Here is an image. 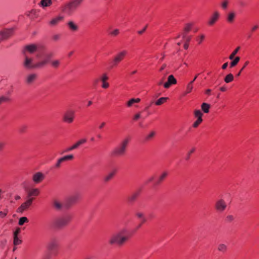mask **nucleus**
<instances>
[{"instance_id":"f257e3e1","label":"nucleus","mask_w":259,"mask_h":259,"mask_svg":"<svg viewBox=\"0 0 259 259\" xmlns=\"http://www.w3.org/2000/svg\"><path fill=\"white\" fill-rule=\"evenodd\" d=\"M132 236L129 230L123 228L112 234L108 240V244L111 246L122 247L128 242Z\"/></svg>"},{"instance_id":"f03ea898","label":"nucleus","mask_w":259,"mask_h":259,"mask_svg":"<svg viewBox=\"0 0 259 259\" xmlns=\"http://www.w3.org/2000/svg\"><path fill=\"white\" fill-rule=\"evenodd\" d=\"M59 243L56 238H52L48 242L47 245V253L42 259H50L52 256H56L59 253Z\"/></svg>"},{"instance_id":"7ed1b4c3","label":"nucleus","mask_w":259,"mask_h":259,"mask_svg":"<svg viewBox=\"0 0 259 259\" xmlns=\"http://www.w3.org/2000/svg\"><path fill=\"white\" fill-rule=\"evenodd\" d=\"M131 138L128 136L122 140L120 144L115 147L111 152L110 155L113 157H118L124 156L126 152Z\"/></svg>"},{"instance_id":"20e7f679","label":"nucleus","mask_w":259,"mask_h":259,"mask_svg":"<svg viewBox=\"0 0 259 259\" xmlns=\"http://www.w3.org/2000/svg\"><path fill=\"white\" fill-rule=\"evenodd\" d=\"M71 215H65L53 220L51 223V227L54 229H61L67 226L72 220Z\"/></svg>"},{"instance_id":"39448f33","label":"nucleus","mask_w":259,"mask_h":259,"mask_svg":"<svg viewBox=\"0 0 259 259\" xmlns=\"http://www.w3.org/2000/svg\"><path fill=\"white\" fill-rule=\"evenodd\" d=\"M83 1L71 0L63 6L62 11L65 13L70 15L80 6Z\"/></svg>"},{"instance_id":"423d86ee","label":"nucleus","mask_w":259,"mask_h":259,"mask_svg":"<svg viewBox=\"0 0 259 259\" xmlns=\"http://www.w3.org/2000/svg\"><path fill=\"white\" fill-rule=\"evenodd\" d=\"M25 61L24 66L28 69H38L44 67V65L47 63L45 61H40L35 64L32 63V59L29 58L27 55H24Z\"/></svg>"},{"instance_id":"0eeeda50","label":"nucleus","mask_w":259,"mask_h":259,"mask_svg":"<svg viewBox=\"0 0 259 259\" xmlns=\"http://www.w3.org/2000/svg\"><path fill=\"white\" fill-rule=\"evenodd\" d=\"M75 118V112L72 110H66L62 115V121L68 123H72Z\"/></svg>"},{"instance_id":"6e6552de","label":"nucleus","mask_w":259,"mask_h":259,"mask_svg":"<svg viewBox=\"0 0 259 259\" xmlns=\"http://www.w3.org/2000/svg\"><path fill=\"white\" fill-rule=\"evenodd\" d=\"M79 199L78 194H74L68 197L64 203V206L65 208H69L72 205L75 204Z\"/></svg>"},{"instance_id":"1a4fd4ad","label":"nucleus","mask_w":259,"mask_h":259,"mask_svg":"<svg viewBox=\"0 0 259 259\" xmlns=\"http://www.w3.org/2000/svg\"><path fill=\"white\" fill-rule=\"evenodd\" d=\"M14 34V29H6L3 31H0V42L2 41L5 40L10 37H11Z\"/></svg>"},{"instance_id":"9d476101","label":"nucleus","mask_w":259,"mask_h":259,"mask_svg":"<svg viewBox=\"0 0 259 259\" xmlns=\"http://www.w3.org/2000/svg\"><path fill=\"white\" fill-rule=\"evenodd\" d=\"M34 199L35 198H28L25 202L23 203L20 206L17 208V212L18 213H23L32 205Z\"/></svg>"},{"instance_id":"9b49d317","label":"nucleus","mask_w":259,"mask_h":259,"mask_svg":"<svg viewBox=\"0 0 259 259\" xmlns=\"http://www.w3.org/2000/svg\"><path fill=\"white\" fill-rule=\"evenodd\" d=\"M227 208V203L222 199L218 200L214 204V208L218 212H223Z\"/></svg>"},{"instance_id":"f8f14e48","label":"nucleus","mask_w":259,"mask_h":259,"mask_svg":"<svg viewBox=\"0 0 259 259\" xmlns=\"http://www.w3.org/2000/svg\"><path fill=\"white\" fill-rule=\"evenodd\" d=\"M74 156L73 155H65L63 157H62L58 159L56 163L54 165V168L56 169H59L61 165V164L63 162L68 161H71L73 159Z\"/></svg>"},{"instance_id":"ddd939ff","label":"nucleus","mask_w":259,"mask_h":259,"mask_svg":"<svg viewBox=\"0 0 259 259\" xmlns=\"http://www.w3.org/2000/svg\"><path fill=\"white\" fill-rule=\"evenodd\" d=\"M194 116L197 118V120L193 123V127L197 128L203 121V113L200 110H195L194 111Z\"/></svg>"},{"instance_id":"4468645a","label":"nucleus","mask_w":259,"mask_h":259,"mask_svg":"<svg viewBox=\"0 0 259 259\" xmlns=\"http://www.w3.org/2000/svg\"><path fill=\"white\" fill-rule=\"evenodd\" d=\"M127 51L126 50H122L118 52L113 58L118 64L120 63L126 57L127 55Z\"/></svg>"},{"instance_id":"2eb2a0df","label":"nucleus","mask_w":259,"mask_h":259,"mask_svg":"<svg viewBox=\"0 0 259 259\" xmlns=\"http://www.w3.org/2000/svg\"><path fill=\"white\" fill-rule=\"evenodd\" d=\"M169 175L168 171L166 170L163 171L157 177L154 182L155 186L160 185L167 178Z\"/></svg>"},{"instance_id":"dca6fc26","label":"nucleus","mask_w":259,"mask_h":259,"mask_svg":"<svg viewBox=\"0 0 259 259\" xmlns=\"http://www.w3.org/2000/svg\"><path fill=\"white\" fill-rule=\"evenodd\" d=\"M37 78V74L35 73H30L26 76L25 81L27 85H31L36 81Z\"/></svg>"},{"instance_id":"f3484780","label":"nucleus","mask_w":259,"mask_h":259,"mask_svg":"<svg viewBox=\"0 0 259 259\" xmlns=\"http://www.w3.org/2000/svg\"><path fill=\"white\" fill-rule=\"evenodd\" d=\"M220 18V13L218 11H214L213 14L210 16L208 22L207 24L209 26H213L219 20Z\"/></svg>"},{"instance_id":"a211bd4d","label":"nucleus","mask_w":259,"mask_h":259,"mask_svg":"<svg viewBox=\"0 0 259 259\" xmlns=\"http://www.w3.org/2000/svg\"><path fill=\"white\" fill-rule=\"evenodd\" d=\"M37 47L35 44H31L26 46L23 50V54L24 55H27L26 52H28L30 54H33L36 51Z\"/></svg>"},{"instance_id":"6ab92c4d","label":"nucleus","mask_w":259,"mask_h":259,"mask_svg":"<svg viewBox=\"0 0 259 259\" xmlns=\"http://www.w3.org/2000/svg\"><path fill=\"white\" fill-rule=\"evenodd\" d=\"M177 83V79L173 75H170L168 76L167 81L163 84V87L165 89H168L171 85L176 84Z\"/></svg>"},{"instance_id":"aec40b11","label":"nucleus","mask_w":259,"mask_h":259,"mask_svg":"<svg viewBox=\"0 0 259 259\" xmlns=\"http://www.w3.org/2000/svg\"><path fill=\"white\" fill-rule=\"evenodd\" d=\"M109 78V76L106 73H104L101 75L100 76V81L102 82V88L106 89L109 87V83L107 82Z\"/></svg>"},{"instance_id":"412c9836","label":"nucleus","mask_w":259,"mask_h":259,"mask_svg":"<svg viewBox=\"0 0 259 259\" xmlns=\"http://www.w3.org/2000/svg\"><path fill=\"white\" fill-rule=\"evenodd\" d=\"M44 179L45 176L41 172H36L32 177L33 181L36 184L40 183L44 180Z\"/></svg>"},{"instance_id":"4be33fe9","label":"nucleus","mask_w":259,"mask_h":259,"mask_svg":"<svg viewBox=\"0 0 259 259\" xmlns=\"http://www.w3.org/2000/svg\"><path fill=\"white\" fill-rule=\"evenodd\" d=\"M140 190H137L133 193L127 197V201L130 203H134L140 195Z\"/></svg>"},{"instance_id":"5701e85b","label":"nucleus","mask_w":259,"mask_h":259,"mask_svg":"<svg viewBox=\"0 0 259 259\" xmlns=\"http://www.w3.org/2000/svg\"><path fill=\"white\" fill-rule=\"evenodd\" d=\"M40 191L38 188H33L29 190L27 192V198H34L39 195Z\"/></svg>"},{"instance_id":"b1692460","label":"nucleus","mask_w":259,"mask_h":259,"mask_svg":"<svg viewBox=\"0 0 259 259\" xmlns=\"http://www.w3.org/2000/svg\"><path fill=\"white\" fill-rule=\"evenodd\" d=\"M156 135V133L155 131H151L148 134L146 135L144 139L143 142L144 143H146L149 141H151L153 140Z\"/></svg>"},{"instance_id":"393cba45","label":"nucleus","mask_w":259,"mask_h":259,"mask_svg":"<svg viewBox=\"0 0 259 259\" xmlns=\"http://www.w3.org/2000/svg\"><path fill=\"white\" fill-rule=\"evenodd\" d=\"M52 206L55 209L57 210H60L63 207H64V204H62L60 201L56 199H55L53 201Z\"/></svg>"},{"instance_id":"a878e982","label":"nucleus","mask_w":259,"mask_h":259,"mask_svg":"<svg viewBox=\"0 0 259 259\" xmlns=\"http://www.w3.org/2000/svg\"><path fill=\"white\" fill-rule=\"evenodd\" d=\"M67 25L68 27V29L71 31L75 32L78 30V26L77 25L72 21H69L67 23Z\"/></svg>"},{"instance_id":"bb28decb","label":"nucleus","mask_w":259,"mask_h":259,"mask_svg":"<svg viewBox=\"0 0 259 259\" xmlns=\"http://www.w3.org/2000/svg\"><path fill=\"white\" fill-rule=\"evenodd\" d=\"M117 172L116 169H114L112 171H111L109 174H108L107 176H106L104 178V181L105 183H107L110 180H111Z\"/></svg>"},{"instance_id":"cd10ccee","label":"nucleus","mask_w":259,"mask_h":259,"mask_svg":"<svg viewBox=\"0 0 259 259\" xmlns=\"http://www.w3.org/2000/svg\"><path fill=\"white\" fill-rule=\"evenodd\" d=\"M236 14L234 11H230L227 16L226 20L229 23H232L235 20Z\"/></svg>"},{"instance_id":"c85d7f7f","label":"nucleus","mask_w":259,"mask_h":259,"mask_svg":"<svg viewBox=\"0 0 259 259\" xmlns=\"http://www.w3.org/2000/svg\"><path fill=\"white\" fill-rule=\"evenodd\" d=\"M259 28V26L257 24L253 25L250 29L249 31L247 34V38L249 39L251 38L253 33L255 32Z\"/></svg>"},{"instance_id":"c756f323","label":"nucleus","mask_w":259,"mask_h":259,"mask_svg":"<svg viewBox=\"0 0 259 259\" xmlns=\"http://www.w3.org/2000/svg\"><path fill=\"white\" fill-rule=\"evenodd\" d=\"M135 216L140 219V221H142V224H145L147 222V219L145 216L144 214L142 212L138 211L135 213Z\"/></svg>"},{"instance_id":"7c9ffc66","label":"nucleus","mask_w":259,"mask_h":259,"mask_svg":"<svg viewBox=\"0 0 259 259\" xmlns=\"http://www.w3.org/2000/svg\"><path fill=\"white\" fill-rule=\"evenodd\" d=\"M217 249L222 253H226L228 250V247L224 243H220L218 245Z\"/></svg>"},{"instance_id":"2f4dec72","label":"nucleus","mask_w":259,"mask_h":259,"mask_svg":"<svg viewBox=\"0 0 259 259\" xmlns=\"http://www.w3.org/2000/svg\"><path fill=\"white\" fill-rule=\"evenodd\" d=\"M193 81H190L187 85L186 90L183 93V96H186L187 94L190 93L193 89Z\"/></svg>"},{"instance_id":"473e14b6","label":"nucleus","mask_w":259,"mask_h":259,"mask_svg":"<svg viewBox=\"0 0 259 259\" xmlns=\"http://www.w3.org/2000/svg\"><path fill=\"white\" fill-rule=\"evenodd\" d=\"M87 142L86 139H82L76 142L74 144L72 145L73 149L78 148L81 145L84 144Z\"/></svg>"},{"instance_id":"72a5a7b5","label":"nucleus","mask_w":259,"mask_h":259,"mask_svg":"<svg viewBox=\"0 0 259 259\" xmlns=\"http://www.w3.org/2000/svg\"><path fill=\"white\" fill-rule=\"evenodd\" d=\"M202 110L205 113H208L209 112V109L210 108V105L206 103H203L201 106Z\"/></svg>"},{"instance_id":"f704fd0d","label":"nucleus","mask_w":259,"mask_h":259,"mask_svg":"<svg viewBox=\"0 0 259 259\" xmlns=\"http://www.w3.org/2000/svg\"><path fill=\"white\" fill-rule=\"evenodd\" d=\"M141 99L140 98H132L130 99L126 103L127 107H130L133 106L135 103H138L140 102Z\"/></svg>"},{"instance_id":"c9c22d12","label":"nucleus","mask_w":259,"mask_h":259,"mask_svg":"<svg viewBox=\"0 0 259 259\" xmlns=\"http://www.w3.org/2000/svg\"><path fill=\"white\" fill-rule=\"evenodd\" d=\"M63 19V17L58 16L53 19L50 22V24L52 26H55Z\"/></svg>"},{"instance_id":"e433bc0d","label":"nucleus","mask_w":259,"mask_h":259,"mask_svg":"<svg viewBox=\"0 0 259 259\" xmlns=\"http://www.w3.org/2000/svg\"><path fill=\"white\" fill-rule=\"evenodd\" d=\"M168 99L167 97H161L158 99L155 102V104L157 106H160L165 103Z\"/></svg>"},{"instance_id":"4c0bfd02","label":"nucleus","mask_w":259,"mask_h":259,"mask_svg":"<svg viewBox=\"0 0 259 259\" xmlns=\"http://www.w3.org/2000/svg\"><path fill=\"white\" fill-rule=\"evenodd\" d=\"M240 60V58L238 56L234 57L230 63V68H233L237 65Z\"/></svg>"},{"instance_id":"58836bf2","label":"nucleus","mask_w":259,"mask_h":259,"mask_svg":"<svg viewBox=\"0 0 259 259\" xmlns=\"http://www.w3.org/2000/svg\"><path fill=\"white\" fill-rule=\"evenodd\" d=\"M53 53H49L45 55L46 58L42 61H47V63L44 65V67L50 62V59L53 57Z\"/></svg>"},{"instance_id":"ea45409f","label":"nucleus","mask_w":259,"mask_h":259,"mask_svg":"<svg viewBox=\"0 0 259 259\" xmlns=\"http://www.w3.org/2000/svg\"><path fill=\"white\" fill-rule=\"evenodd\" d=\"M234 79V76L232 74L229 73L227 74L224 78V81L226 83H229Z\"/></svg>"},{"instance_id":"a19ab883","label":"nucleus","mask_w":259,"mask_h":259,"mask_svg":"<svg viewBox=\"0 0 259 259\" xmlns=\"http://www.w3.org/2000/svg\"><path fill=\"white\" fill-rule=\"evenodd\" d=\"M52 4V0H41L40 5L42 7H46L50 6Z\"/></svg>"},{"instance_id":"79ce46f5","label":"nucleus","mask_w":259,"mask_h":259,"mask_svg":"<svg viewBox=\"0 0 259 259\" xmlns=\"http://www.w3.org/2000/svg\"><path fill=\"white\" fill-rule=\"evenodd\" d=\"M194 24L192 23H188L186 24L184 28V31L186 32H189L190 31L192 28V27L193 26Z\"/></svg>"},{"instance_id":"37998d69","label":"nucleus","mask_w":259,"mask_h":259,"mask_svg":"<svg viewBox=\"0 0 259 259\" xmlns=\"http://www.w3.org/2000/svg\"><path fill=\"white\" fill-rule=\"evenodd\" d=\"M240 49V47H237L232 52V53L230 55L229 57V59L230 60H233L235 55L237 54V53L238 52V51H239V50Z\"/></svg>"},{"instance_id":"c03bdc74","label":"nucleus","mask_w":259,"mask_h":259,"mask_svg":"<svg viewBox=\"0 0 259 259\" xmlns=\"http://www.w3.org/2000/svg\"><path fill=\"white\" fill-rule=\"evenodd\" d=\"M51 64L54 68L57 69L60 65V61L58 60H54L51 61Z\"/></svg>"},{"instance_id":"a18cd8bd","label":"nucleus","mask_w":259,"mask_h":259,"mask_svg":"<svg viewBox=\"0 0 259 259\" xmlns=\"http://www.w3.org/2000/svg\"><path fill=\"white\" fill-rule=\"evenodd\" d=\"M229 0H223L221 4V7L223 10H226L229 5Z\"/></svg>"},{"instance_id":"49530a36","label":"nucleus","mask_w":259,"mask_h":259,"mask_svg":"<svg viewBox=\"0 0 259 259\" xmlns=\"http://www.w3.org/2000/svg\"><path fill=\"white\" fill-rule=\"evenodd\" d=\"M29 222L28 219L26 217H23L20 218L18 222V224L20 226H22L25 223H28Z\"/></svg>"},{"instance_id":"de8ad7c7","label":"nucleus","mask_w":259,"mask_h":259,"mask_svg":"<svg viewBox=\"0 0 259 259\" xmlns=\"http://www.w3.org/2000/svg\"><path fill=\"white\" fill-rule=\"evenodd\" d=\"M22 240L18 236H14L13 243L15 246L20 245L22 243Z\"/></svg>"},{"instance_id":"09e8293b","label":"nucleus","mask_w":259,"mask_h":259,"mask_svg":"<svg viewBox=\"0 0 259 259\" xmlns=\"http://www.w3.org/2000/svg\"><path fill=\"white\" fill-rule=\"evenodd\" d=\"M11 101L9 97L7 96H2L0 97V105L3 103L8 102Z\"/></svg>"},{"instance_id":"8fccbe9b","label":"nucleus","mask_w":259,"mask_h":259,"mask_svg":"<svg viewBox=\"0 0 259 259\" xmlns=\"http://www.w3.org/2000/svg\"><path fill=\"white\" fill-rule=\"evenodd\" d=\"M195 150L196 148L193 147L188 152L185 157V160L186 161H188L190 159L191 154H192L195 151Z\"/></svg>"},{"instance_id":"3c124183","label":"nucleus","mask_w":259,"mask_h":259,"mask_svg":"<svg viewBox=\"0 0 259 259\" xmlns=\"http://www.w3.org/2000/svg\"><path fill=\"white\" fill-rule=\"evenodd\" d=\"M119 33L120 31L118 29H115L114 30L110 31L109 32V34L113 37H116L119 35Z\"/></svg>"},{"instance_id":"603ef678","label":"nucleus","mask_w":259,"mask_h":259,"mask_svg":"<svg viewBox=\"0 0 259 259\" xmlns=\"http://www.w3.org/2000/svg\"><path fill=\"white\" fill-rule=\"evenodd\" d=\"M119 64L115 61H114V59H112V61L110 63V65H109V69H113L114 68H115Z\"/></svg>"},{"instance_id":"864d4df0","label":"nucleus","mask_w":259,"mask_h":259,"mask_svg":"<svg viewBox=\"0 0 259 259\" xmlns=\"http://www.w3.org/2000/svg\"><path fill=\"white\" fill-rule=\"evenodd\" d=\"M249 64V61H246L243 67L241 68V69L240 70V71L238 72V73L236 74V77H238L241 74V73L242 72V71L243 70V69L248 65Z\"/></svg>"},{"instance_id":"5fc2aeb1","label":"nucleus","mask_w":259,"mask_h":259,"mask_svg":"<svg viewBox=\"0 0 259 259\" xmlns=\"http://www.w3.org/2000/svg\"><path fill=\"white\" fill-rule=\"evenodd\" d=\"M204 38L205 35L204 34L200 35V36L197 38L198 44H201L204 39Z\"/></svg>"},{"instance_id":"6e6d98bb","label":"nucleus","mask_w":259,"mask_h":259,"mask_svg":"<svg viewBox=\"0 0 259 259\" xmlns=\"http://www.w3.org/2000/svg\"><path fill=\"white\" fill-rule=\"evenodd\" d=\"M27 128V127L26 125H23L21 126V127H20L19 131L20 133H23L26 132Z\"/></svg>"},{"instance_id":"4d7b16f0","label":"nucleus","mask_w":259,"mask_h":259,"mask_svg":"<svg viewBox=\"0 0 259 259\" xmlns=\"http://www.w3.org/2000/svg\"><path fill=\"white\" fill-rule=\"evenodd\" d=\"M21 232V229L20 228H17L15 231L14 232V236H18V235Z\"/></svg>"},{"instance_id":"13d9d810","label":"nucleus","mask_w":259,"mask_h":259,"mask_svg":"<svg viewBox=\"0 0 259 259\" xmlns=\"http://www.w3.org/2000/svg\"><path fill=\"white\" fill-rule=\"evenodd\" d=\"M147 28V25H146L142 30L137 31L138 34L139 35L142 34L146 30Z\"/></svg>"},{"instance_id":"bf43d9fd","label":"nucleus","mask_w":259,"mask_h":259,"mask_svg":"<svg viewBox=\"0 0 259 259\" xmlns=\"http://www.w3.org/2000/svg\"><path fill=\"white\" fill-rule=\"evenodd\" d=\"M234 220V217L233 215H229L226 217V221L228 222H231Z\"/></svg>"},{"instance_id":"052dcab7","label":"nucleus","mask_w":259,"mask_h":259,"mask_svg":"<svg viewBox=\"0 0 259 259\" xmlns=\"http://www.w3.org/2000/svg\"><path fill=\"white\" fill-rule=\"evenodd\" d=\"M53 39L55 41H57L60 38V35L59 34H55L52 37Z\"/></svg>"},{"instance_id":"680f3d73","label":"nucleus","mask_w":259,"mask_h":259,"mask_svg":"<svg viewBox=\"0 0 259 259\" xmlns=\"http://www.w3.org/2000/svg\"><path fill=\"white\" fill-rule=\"evenodd\" d=\"M140 117H141L140 113H137V114H135V116H134L133 120L135 121H136L138 119H139L140 118Z\"/></svg>"},{"instance_id":"e2e57ef3","label":"nucleus","mask_w":259,"mask_h":259,"mask_svg":"<svg viewBox=\"0 0 259 259\" xmlns=\"http://www.w3.org/2000/svg\"><path fill=\"white\" fill-rule=\"evenodd\" d=\"M166 67V64H163L162 65V66H161V67L159 68V72H161L162 71H163L165 68Z\"/></svg>"},{"instance_id":"0e129e2a","label":"nucleus","mask_w":259,"mask_h":259,"mask_svg":"<svg viewBox=\"0 0 259 259\" xmlns=\"http://www.w3.org/2000/svg\"><path fill=\"white\" fill-rule=\"evenodd\" d=\"M192 38V36H188V37H186L185 38V42L187 43H189V42L191 41Z\"/></svg>"},{"instance_id":"69168bd1","label":"nucleus","mask_w":259,"mask_h":259,"mask_svg":"<svg viewBox=\"0 0 259 259\" xmlns=\"http://www.w3.org/2000/svg\"><path fill=\"white\" fill-rule=\"evenodd\" d=\"M74 150L73 148H72V146H70V147H68V148L66 149L63 152H69L70 151H72Z\"/></svg>"},{"instance_id":"338daca9","label":"nucleus","mask_w":259,"mask_h":259,"mask_svg":"<svg viewBox=\"0 0 259 259\" xmlns=\"http://www.w3.org/2000/svg\"><path fill=\"white\" fill-rule=\"evenodd\" d=\"M106 125V122H103L101 123V124L99 126V128L101 130Z\"/></svg>"},{"instance_id":"774afa93","label":"nucleus","mask_w":259,"mask_h":259,"mask_svg":"<svg viewBox=\"0 0 259 259\" xmlns=\"http://www.w3.org/2000/svg\"><path fill=\"white\" fill-rule=\"evenodd\" d=\"M7 214V212H3V211H0V217H1L2 218H4L5 217H6Z\"/></svg>"}]
</instances>
